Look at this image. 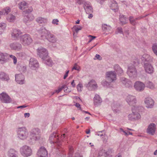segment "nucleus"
<instances>
[{
  "label": "nucleus",
  "mask_w": 157,
  "mask_h": 157,
  "mask_svg": "<svg viewBox=\"0 0 157 157\" xmlns=\"http://www.w3.org/2000/svg\"><path fill=\"white\" fill-rule=\"evenodd\" d=\"M45 38L50 42L54 43L56 41V39L54 36L51 33L50 31L48 32V34L45 36Z\"/></svg>",
  "instance_id": "obj_26"
},
{
  "label": "nucleus",
  "mask_w": 157,
  "mask_h": 157,
  "mask_svg": "<svg viewBox=\"0 0 157 157\" xmlns=\"http://www.w3.org/2000/svg\"><path fill=\"white\" fill-rule=\"evenodd\" d=\"M11 49L16 50H19L22 48L21 45L18 43H11L10 44Z\"/></svg>",
  "instance_id": "obj_24"
},
{
  "label": "nucleus",
  "mask_w": 157,
  "mask_h": 157,
  "mask_svg": "<svg viewBox=\"0 0 157 157\" xmlns=\"http://www.w3.org/2000/svg\"><path fill=\"white\" fill-rule=\"evenodd\" d=\"M141 59L142 61L144 63L145 62H151L152 61V58L149 55L147 54L143 55L142 56Z\"/></svg>",
  "instance_id": "obj_27"
},
{
  "label": "nucleus",
  "mask_w": 157,
  "mask_h": 157,
  "mask_svg": "<svg viewBox=\"0 0 157 157\" xmlns=\"http://www.w3.org/2000/svg\"><path fill=\"white\" fill-rule=\"evenodd\" d=\"M19 8L21 10H23L28 6V4L25 1L20 2L18 4Z\"/></svg>",
  "instance_id": "obj_39"
},
{
  "label": "nucleus",
  "mask_w": 157,
  "mask_h": 157,
  "mask_svg": "<svg viewBox=\"0 0 157 157\" xmlns=\"http://www.w3.org/2000/svg\"><path fill=\"white\" fill-rule=\"evenodd\" d=\"M17 137L20 139L24 140L28 137V132L26 128L25 127H19L16 130Z\"/></svg>",
  "instance_id": "obj_3"
},
{
  "label": "nucleus",
  "mask_w": 157,
  "mask_h": 157,
  "mask_svg": "<svg viewBox=\"0 0 157 157\" xmlns=\"http://www.w3.org/2000/svg\"><path fill=\"white\" fill-rule=\"evenodd\" d=\"M146 107L147 108H152L154 105V101L151 97H147L144 100Z\"/></svg>",
  "instance_id": "obj_14"
},
{
  "label": "nucleus",
  "mask_w": 157,
  "mask_h": 157,
  "mask_svg": "<svg viewBox=\"0 0 157 157\" xmlns=\"http://www.w3.org/2000/svg\"><path fill=\"white\" fill-rule=\"evenodd\" d=\"M123 86L127 88H131L132 86V83L129 80L125 78H121L120 79Z\"/></svg>",
  "instance_id": "obj_18"
},
{
  "label": "nucleus",
  "mask_w": 157,
  "mask_h": 157,
  "mask_svg": "<svg viewBox=\"0 0 157 157\" xmlns=\"http://www.w3.org/2000/svg\"><path fill=\"white\" fill-rule=\"evenodd\" d=\"M98 157H107L105 150L103 149L100 150L99 152Z\"/></svg>",
  "instance_id": "obj_43"
},
{
  "label": "nucleus",
  "mask_w": 157,
  "mask_h": 157,
  "mask_svg": "<svg viewBox=\"0 0 157 157\" xmlns=\"http://www.w3.org/2000/svg\"><path fill=\"white\" fill-rule=\"evenodd\" d=\"M134 87L137 91L141 92L144 90L145 87V85L141 82L137 81L135 83Z\"/></svg>",
  "instance_id": "obj_13"
},
{
  "label": "nucleus",
  "mask_w": 157,
  "mask_h": 157,
  "mask_svg": "<svg viewBox=\"0 0 157 157\" xmlns=\"http://www.w3.org/2000/svg\"><path fill=\"white\" fill-rule=\"evenodd\" d=\"M6 27V24L4 23H0V34L3 32Z\"/></svg>",
  "instance_id": "obj_45"
},
{
  "label": "nucleus",
  "mask_w": 157,
  "mask_h": 157,
  "mask_svg": "<svg viewBox=\"0 0 157 157\" xmlns=\"http://www.w3.org/2000/svg\"><path fill=\"white\" fill-rule=\"evenodd\" d=\"M0 79L8 82L10 80L9 75L4 72L1 71L0 72Z\"/></svg>",
  "instance_id": "obj_29"
},
{
  "label": "nucleus",
  "mask_w": 157,
  "mask_h": 157,
  "mask_svg": "<svg viewBox=\"0 0 157 157\" xmlns=\"http://www.w3.org/2000/svg\"><path fill=\"white\" fill-rule=\"evenodd\" d=\"M118 33L122 34L123 35H124L123 31L121 27H118L117 29L116 33L118 34Z\"/></svg>",
  "instance_id": "obj_49"
},
{
  "label": "nucleus",
  "mask_w": 157,
  "mask_h": 157,
  "mask_svg": "<svg viewBox=\"0 0 157 157\" xmlns=\"http://www.w3.org/2000/svg\"><path fill=\"white\" fill-rule=\"evenodd\" d=\"M95 58H96V59L99 60H101L102 59L101 57V56L98 54H96V56H95Z\"/></svg>",
  "instance_id": "obj_62"
},
{
  "label": "nucleus",
  "mask_w": 157,
  "mask_h": 157,
  "mask_svg": "<svg viewBox=\"0 0 157 157\" xmlns=\"http://www.w3.org/2000/svg\"><path fill=\"white\" fill-rule=\"evenodd\" d=\"M33 11V9L32 7H30L28 9L24 11L23 13V14H30V13Z\"/></svg>",
  "instance_id": "obj_48"
},
{
  "label": "nucleus",
  "mask_w": 157,
  "mask_h": 157,
  "mask_svg": "<svg viewBox=\"0 0 157 157\" xmlns=\"http://www.w3.org/2000/svg\"><path fill=\"white\" fill-rule=\"evenodd\" d=\"M16 17L12 14H10L7 17V20L10 22H13L16 20Z\"/></svg>",
  "instance_id": "obj_41"
},
{
  "label": "nucleus",
  "mask_w": 157,
  "mask_h": 157,
  "mask_svg": "<svg viewBox=\"0 0 157 157\" xmlns=\"http://www.w3.org/2000/svg\"><path fill=\"white\" fill-rule=\"evenodd\" d=\"M17 55L20 57H22L25 55V53L23 52H20L17 53Z\"/></svg>",
  "instance_id": "obj_61"
},
{
  "label": "nucleus",
  "mask_w": 157,
  "mask_h": 157,
  "mask_svg": "<svg viewBox=\"0 0 157 157\" xmlns=\"http://www.w3.org/2000/svg\"><path fill=\"white\" fill-rule=\"evenodd\" d=\"M83 88L82 85L80 83H79L77 85V90L79 92L82 91V89Z\"/></svg>",
  "instance_id": "obj_52"
},
{
  "label": "nucleus",
  "mask_w": 157,
  "mask_h": 157,
  "mask_svg": "<svg viewBox=\"0 0 157 157\" xmlns=\"http://www.w3.org/2000/svg\"><path fill=\"white\" fill-rule=\"evenodd\" d=\"M119 131L122 134H124L125 136H128V134L127 133V132L126 131L124 130L122 128H120Z\"/></svg>",
  "instance_id": "obj_53"
},
{
  "label": "nucleus",
  "mask_w": 157,
  "mask_h": 157,
  "mask_svg": "<svg viewBox=\"0 0 157 157\" xmlns=\"http://www.w3.org/2000/svg\"><path fill=\"white\" fill-rule=\"evenodd\" d=\"M23 15H24L23 21L27 25L33 21L34 19V17L32 14Z\"/></svg>",
  "instance_id": "obj_15"
},
{
  "label": "nucleus",
  "mask_w": 157,
  "mask_h": 157,
  "mask_svg": "<svg viewBox=\"0 0 157 157\" xmlns=\"http://www.w3.org/2000/svg\"><path fill=\"white\" fill-rule=\"evenodd\" d=\"M102 102V99L98 94L95 95L94 98V103L95 105H99Z\"/></svg>",
  "instance_id": "obj_30"
},
{
  "label": "nucleus",
  "mask_w": 157,
  "mask_h": 157,
  "mask_svg": "<svg viewBox=\"0 0 157 157\" xmlns=\"http://www.w3.org/2000/svg\"><path fill=\"white\" fill-rule=\"evenodd\" d=\"M42 59L43 63L48 66L51 67L53 64L52 61L48 56H47V57L45 58L44 59Z\"/></svg>",
  "instance_id": "obj_32"
},
{
  "label": "nucleus",
  "mask_w": 157,
  "mask_h": 157,
  "mask_svg": "<svg viewBox=\"0 0 157 157\" xmlns=\"http://www.w3.org/2000/svg\"><path fill=\"white\" fill-rule=\"evenodd\" d=\"M24 115L25 118H28L30 116V113H25Z\"/></svg>",
  "instance_id": "obj_64"
},
{
  "label": "nucleus",
  "mask_w": 157,
  "mask_h": 157,
  "mask_svg": "<svg viewBox=\"0 0 157 157\" xmlns=\"http://www.w3.org/2000/svg\"><path fill=\"white\" fill-rule=\"evenodd\" d=\"M37 155L38 157H47V151L44 147H41L38 150Z\"/></svg>",
  "instance_id": "obj_16"
},
{
  "label": "nucleus",
  "mask_w": 157,
  "mask_h": 157,
  "mask_svg": "<svg viewBox=\"0 0 157 157\" xmlns=\"http://www.w3.org/2000/svg\"><path fill=\"white\" fill-rule=\"evenodd\" d=\"M20 71L21 73H25L26 71V66H22L21 67V68H20Z\"/></svg>",
  "instance_id": "obj_54"
},
{
  "label": "nucleus",
  "mask_w": 157,
  "mask_h": 157,
  "mask_svg": "<svg viewBox=\"0 0 157 157\" xmlns=\"http://www.w3.org/2000/svg\"><path fill=\"white\" fill-rule=\"evenodd\" d=\"M10 57L13 59L14 64H16L17 62L16 57L15 56L11 55H10Z\"/></svg>",
  "instance_id": "obj_55"
},
{
  "label": "nucleus",
  "mask_w": 157,
  "mask_h": 157,
  "mask_svg": "<svg viewBox=\"0 0 157 157\" xmlns=\"http://www.w3.org/2000/svg\"><path fill=\"white\" fill-rule=\"evenodd\" d=\"M69 72V71L68 70L65 73V74L64 76V77H63V79H65L68 76V74Z\"/></svg>",
  "instance_id": "obj_63"
},
{
  "label": "nucleus",
  "mask_w": 157,
  "mask_h": 157,
  "mask_svg": "<svg viewBox=\"0 0 157 157\" xmlns=\"http://www.w3.org/2000/svg\"><path fill=\"white\" fill-rule=\"evenodd\" d=\"M102 30L104 32V34L105 35L110 33V32L112 31V27L111 26L106 24H102Z\"/></svg>",
  "instance_id": "obj_20"
},
{
  "label": "nucleus",
  "mask_w": 157,
  "mask_h": 157,
  "mask_svg": "<svg viewBox=\"0 0 157 157\" xmlns=\"http://www.w3.org/2000/svg\"><path fill=\"white\" fill-rule=\"evenodd\" d=\"M135 61L133 62V65H129L128 67L127 73L129 76L134 78L137 76V71L135 68V66L138 65L140 61L139 59L136 57L135 59Z\"/></svg>",
  "instance_id": "obj_1"
},
{
  "label": "nucleus",
  "mask_w": 157,
  "mask_h": 157,
  "mask_svg": "<svg viewBox=\"0 0 157 157\" xmlns=\"http://www.w3.org/2000/svg\"><path fill=\"white\" fill-rule=\"evenodd\" d=\"M144 68L145 71L148 73L152 74L154 72V68L150 63H144Z\"/></svg>",
  "instance_id": "obj_17"
},
{
  "label": "nucleus",
  "mask_w": 157,
  "mask_h": 157,
  "mask_svg": "<svg viewBox=\"0 0 157 157\" xmlns=\"http://www.w3.org/2000/svg\"><path fill=\"white\" fill-rule=\"evenodd\" d=\"M11 11V10L10 7H6L3 9L2 12L4 15H7Z\"/></svg>",
  "instance_id": "obj_46"
},
{
  "label": "nucleus",
  "mask_w": 157,
  "mask_h": 157,
  "mask_svg": "<svg viewBox=\"0 0 157 157\" xmlns=\"http://www.w3.org/2000/svg\"><path fill=\"white\" fill-rule=\"evenodd\" d=\"M49 140L51 143H58L59 142L58 136L56 133H53L49 137Z\"/></svg>",
  "instance_id": "obj_25"
},
{
  "label": "nucleus",
  "mask_w": 157,
  "mask_h": 157,
  "mask_svg": "<svg viewBox=\"0 0 157 157\" xmlns=\"http://www.w3.org/2000/svg\"><path fill=\"white\" fill-rule=\"evenodd\" d=\"M140 18V17H139L136 18L135 19H134L133 17L130 16L129 18V20L130 22L132 25H135L138 23V22L136 21V20L139 19Z\"/></svg>",
  "instance_id": "obj_37"
},
{
  "label": "nucleus",
  "mask_w": 157,
  "mask_h": 157,
  "mask_svg": "<svg viewBox=\"0 0 157 157\" xmlns=\"http://www.w3.org/2000/svg\"><path fill=\"white\" fill-rule=\"evenodd\" d=\"M37 53L42 59H44L48 55L47 50L42 47L39 48L37 49Z\"/></svg>",
  "instance_id": "obj_8"
},
{
  "label": "nucleus",
  "mask_w": 157,
  "mask_h": 157,
  "mask_svg": "<svg viewBox=\"0 0 157 157\" xmlns=\"http://www.w3.org/2000/svg\"><path fill=\"white\" fill-rule=\"evenodd\" d=\"M114 152V150L111 148H109L108 149L107 151H105V152L106 153V157H107L108 156L113 153Z\"/></svg>",
  "instance_id": "obj_51"
},
{
  "label": "nucleus",
  "mask_w": 157,
  "mask_h": 157,
  "mask_svg": "<svg viewBox=\"0 0 157 157\" xmlns=\"http://www.w3.org/2000/svg\"><path fill=\"white\" fill-rule=\"evenodd\" d=\"M145 85L146 86L151 89L153 90L155 89V85L151 82L150 81H147L145 82Z\"/></svg>",
  "instance_id": "obj_42"
},
{
  "label": "nucleus",
  "mask_w": 157,
  "mask_h": 157,
  "mask_svg": "<svg viewBox=\"0 0 157 157\" xmlns=\"http://www.w3.org/2000/svg\"><path fill=\"white\" fill-rule=\"evenodd\" d=\"M86 86L89 88H90L91 90H95L98 87L97 83L94 80H92L90 81L86 85Z\"/></svg>",
  "instance_id": "obj_28"
},
{
  "label": "nucleus",
  "mask_w": 157,
  "mask_h": 157,
  "mask_svg": "<svg viewBox=\"0 0 157 157\" xmlns=\"http://www.w3.org/2000/svg\"><path fill=\"white\" fill-rule=\"evenodd\" d=\"M9 55L6 53L0 52V62L3 64L7 61Z\"/></svg>",
  "instance_id": "obj_21"
},
{
  "label": "nucleus",
  "mask_w": 157,
  "mask_h": 157,
  "mask_svg": "<svg viewBox=\"0 0 157 157\" xmlns=\"http://www.w3.org/2000/svg\"><path fill=\"white\" fill-rule=\"evenodd\" d=\"M120 21L122 25H124L128 23V19L124 15H120Z\"/></svg>",
  "instance_id": "obj_40"
},
{
  "label": "nucleus",
  "mask_w": 157,
  "mask_h": 157,
  "mask_svg": "<svg viewBox=\"0 0 157 157\" xmlns=\"http://www.w3.org/2000/svg\"><path fill=\"white\" fill-rule=\"evenodd\" d=\"M20 41L23 45H29L32 43L33 40L29 34H26L21 36Z\"/></svg>",
  "instance_id": "obj_6"
},
{
  "label": "nucleus",
  "mask_w": 157,
  "mask_h": 157,
  "mask_svg": "<svg viewBox=\"0 0 157 157\" xmlns=\"http://www.w3.org/2000/svg\"><path fill=\"white\" fill-rule=\"evenodd\" d=\"M105 78L107 81L114 82L117 80V74L115 71H109L105 74Z\"/></svg>",
  "instance_id": "obj_7"
},
{
  "label": "nucleus",
  "mask_w": 157,
  "mask_h": 157,
  "mask_svg": "<svg viewBox=\"0 0 157 157\" xmlns=\"http://www.w3.org/2000/svg\"><path fill=\"white\" fill-rule=\"evenodd\" d=\"M15 81L20 84H23L25 82V77L21 74H16L15 75Z\"/></svg>",
  "instance_id": "obj_19"
},
{
  "label": "nucleus",
  "mask_w": 157,
  "mask_h": 157,
  "mask_svg": "<svg viewBox=\"0 0 157 157\" xmlns=\"http://www.w3.org/2000/svg\"><path fill=\"white\" fill-rule=\"evenodd\" d=\"M84 8L87 14L91 13L93 11V8L89 2H86L84 3Z\"/></svg>",
  "instance_id": "obj_22"
},
{
  "label": "nucleus",
  "mask_w": 157,
  "mask_h": 157,
  "mask_svg": "<svg viewBox=\"0 0 157 157\" xmlns=\"http://www.w3.org/2000/svg\"><path fill=\"white\" fill-rule=\"evenodd\" d=\"M63 86H62L61 87L59 88L58 90H55V92L57 93H59L63 89Z\"/></svg>",
  "instance_id": "obj_60"
},
{
  "label": "nucleus",
  "mask_w": 157,
  "mask_h": 157,
  "mask_svg": "<svg viewBox=\"0 0 157 157\" xmlns=\"http://www.w3.org/2000/svg\"><path fill=\"white\" fill-rule=\"evenodd\" d=\"M36 21L38 24L43 25L47 23L48 19L46 18L39 17L36 19Z\"/></svg>",
  "instance_id": "obj_31"
},
{
  "label": "nucleus",
  "mask_w": 157,
  "mask_h": 157,
  "mask_svg": "<svg viewBox=\"0 0 157 157\" xmlns=\"http://www.w3.org/2000/svg\"><path fill=\"white\" fill-rule=\"evenodd\" d=\"M29 66L33 70H36L39 67V63L35 58H31L29 61Z\"/></svg>",
  "instance_id": "obj_11"
},
{
  "label": "nucleus",
  "mask_w": 157,
  "mask_h": 157,
  "mask_svg": "<svg viewBox=\"0 0 157 157\" xmlns=\"http://www.w3.org/2000/svg\"><path fill=\"white\" fill-rule=\"evenodd\" d=\"M120 105L117 103L114 102L112 105V107L114 112L117 113L119 111V107Z\"/></svg>",
  "instance_id": "obj_38"
},
{
  "label": "nucleus",
  "mask_w": 157,
  "mask_h": 157,
  "mask_svg": "<svg viewBox=\"0 0 157 157\" xmlns=\"http://www.w3.org/2000/svg\"><path fill=\"white\" fill-rule=\"evenodd\" d=\"M63 86L64 87L63 88V89H64V91L65 92L68 93L71 91V90H69L68 87L66 86L65 85L63 86Z\"/></svg>",
  "instance_id": "obj_56"
},
{
  "label": "nucleus",
  "mask_w": 157,
  "mask_h": 157,
  "mask_svg": "<svg viewBox=\"0 0 157 157\" xmlns=\"http://www.w3.org/2000/svg\"><path fill=\"white\" fill-rule=\"evenodd\" d=\"M114 69L118 74L121 75L123 73V71L118 65H115L114 66Z\"/></svg>",
  "instance_id": "obj_36"
},
{
  "label": "nucleus",
  "mask_w": 157,
  "mask_h": 157,
  "mask_svg": "<svg viewBox=\"0 0 157 157\" xmlns=\"http://www.w3.org/2000/svg\"><path fill=\"white\" fill-rule=\"evenodd\" d=\"M88 36L89 38V40L88 41V43H90L95 38H96V36H91V35H89Z\"/></svg>",
  "instance_id": "obj_57"
},
{
  "label": "nucleus",
  "mask_w": 157,
  "mask_h": 157,
  "mask_svg": "<svg viewBox=\"0 0 157 157\" xmlns=\"http://www.w3.org/2000/svg\"><path fill=\"white\" fill-rule=\"evenodd\" d=\"M0 100L2 102L6 103H9L11 101L10 98L5 92L0 94Z\"/></svg>",
  "instance_id": "obj_12"
},
{
  "label": "nucleus",
  "mask_w": 157,
  "mask_h": 157,
  "mask_svg": "<svg viewBox=\"0 0 157 157\" xmlns=\"http://www.w3.org/2000/svg\"><path fill=\"white\" fill-rule=\"evenodd\" d=\"M20 152L23 157H28L32 155V150L30 147L25 145L20 148Z\"/></svg>",
  "instance_id": "obj_4"
},
{
  "label": "nucleus",
  "mask_w": 157,
  "mask_h": 157,
  "mask_svg": "<svg viewBox=\"0 0 157 157\" xmlns=\"http://www.w3.org/2000/svg\"><path fill=\"white\" fill-rule=\"evenodd\" d=\"M22 33L21 31L17 29H13L11 33L12 37L14 40L17 39L19 36Z\"/></svg>",
  "instance_id": "obj_23"
},
{
  "label": "nucleus",
  "mask_w": 157,
  "mask_h": 157,
  "mask_svg": "<svg viewBox=\"0 0 157 157\" xmlns=\"http://www.w3.org/2000/svg\"><path fill=\"white\" fill-rule=\"evenodd\" d=\"M17 152L15 150L10 149L8 153V155L9 157H18L17 155Z\"/></svg>",
  "instance_id": "obj_33"
},
{
  "label": "nucleus",
  "mask_w": 157,
  "mask_h": 157,
  "mask_svg": "<svg viewBox=\"0 0 157 157\" xmlns=\"http://www.w3.org/2000/svg\"><path fill=\"white\" fill-rule=\"evenodd\" d=\"M141 107L133 106L132 108V113L128 115L129 120L131 121H135L140 118V115L138 112Z\"/></svg>",
  "instance_id": "obj_2"
},
{
  "label": "nucleus",
  "mask_w": 157,
  "mask_h": 157,
  "mask_svg": "<svg viewBox=\"0 0 157 157\" xmlns=\"http://www.w3.org/2000/svg\"><path fill=\"white\" fill-rule=\"evenodd\" d=\"M73 153V148L72 147H70L68 153V157H72Z\"/></svg>",
  "instance_id": "obj_50"
},
{
  "label": "nucleus",
  "mask_w": 157,
  "mask_h": 157,
  "mask_svg": "<svg viewBox=\"0 0 157 157\" xmlns=\"http://www.w3.org/2000/svg\"><path fill=\"white\" fill-rule=\"evenodd\" d=\"M49 31L46 30L45 28L42 27L39 30V33L40 34L41 37H45V36L48 34V32Z\"/></svg>",
  "instance_id": "obj_34"
},
{
  "label": "nucleus",
  "mask_w": 157,
  "mask_h": 157,
  "mask_svg": "<svg viewBox=\"0 0 157 157\" xmlns=\"http://www.w3.org/2000/svg\"><path fill=\"white\" fill-rule=\"evenodd\" d=\"M82 27L81 26H78V27H75V31L76 33H78L79 30H81Z\"/></svg>",
  "instance_id": "obj_58"
},
{
  "label": "nucleus",
  "mask_w": 157,
  "mask_h": 157,
  "mask_svg": "<svg viewBox=\"0 0 157 157\" xmlns=\"http://www.w3.org/2000/svg\"><path fill=\"white\" fill-rule=\"evenodd\" d=\"M152 48L153 52L157 56V44H153L152 46Z\"/></svg>",
  "instance_id": "obj_47"
},
{
  "label": "nucleus",
  "mask_w": 157,
  "mask_h": 157,
  "mask_svg": "<svg viewBox=\"0 0 157 157\" xmlns=\"http://www.w3.org/2000/svg\"><path fill=\"white\" fill-rule=\"evenodd\" d=\"M125 100L129 105L132 106V107L135 106L134 105L137 102L136 97L131 95H127L125 98Z\"/></svg>",
  "instance_id": "obj_9"
},
{
  "label": "nucleus",
  "mask_w": 157,
  "mask_h": 157,
  "mask_svg": "<svg viewBox=\"0 0 157 157\" xmlns=\"http://www.w3.org/2000/svg\"><path fill=\"white\" fill-rule=\"evenodd\" d=\"M156 129V125L154 123H151L148 125L147 129L146 132L148 134L153 136L155 133Z\"/></svg>",
  "instance_id": "obj_10"
},
{
  "label": "nucleus",
  "mask_w": 157,
  "mask_h": 157,
  "mask_svg": "<svg viewBox=\"0 0 157 157\" xmlns=\"http://www.w3.org/2000/svg\"><path fill=\"white\" fill-rule=\"evenodd\" d=\"M30 139L34 141L39 140L40 137V131L38 128H34L30 132Z\"/></svg>",
  "instance_id": "obj_5"
},
{
  "label": "nucleus",
  "mask_w": 157,
  "mask_h": 157,
  "mask_svg": "<svg viewBox=\"0 0 157 157\" xmlns=\"http://www.w3.org/2000/svg\"><path fill=\"white\" fill-rule=\"evenodd\" d=\"M111 83V82H110L108 81H103L101 82V84L102 85L104 86L111 88L112 87V86L110 85V84Z\"/></svg>",
  "instance_id": "obj_44"
},
{
  "label": "nucleus",
  "mask_w": 157,
  "mask_h": 157,
  "mask_svg": "<svg viewBox=\"0 0 157 157\" xmlns=\"http://www.w3.org/2000/svg\"><path fill=\"white\" fill-rule=\"evenodd\" d=\"M110 7L112 10L115 12L118 10V5L117 2L114 0H112L111 2Z\"/></svg>",
  "instance_id": "obj_35"
},
{
  "label": "nucleus",
  "mask_w": 157,
  "mask_h": 157,
  "mask_svg": "<svg viewBox=\"0 0 157 157\" xmlns=\"http://www.w3.org/2000/svg\"><path fill=\"white\" fill-rule=\"evenodd\" d=\"M59 20L57 19H53L52 21V24H54L58 25Z\"/></svg>",
  "instance_id": "obj_59"
}]
</instances>
